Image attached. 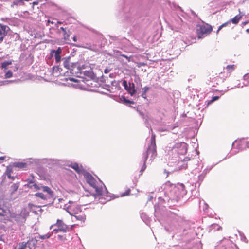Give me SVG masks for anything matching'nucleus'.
Segmentation results:
<instances>
[{
    "mask_svg": "<svg viewBox=\"0 0 249 249\" xmlns=\"http://www.w3.org/2000/svg\"><path fill=\"white\" fill-rule=\"evenodd\" d=\"M186 193L187 191L183 183H178L172 184V204L174 205L177 204L179 206L183 205L185 202L183 198Z\"/></svg>",
    "mask_w": 249,
    "mask_h": 249,
    "instance_id": "f257e3e1",
    "label": "nucleus"
},
{
    "mask_svg": "<svg viewBox=\"0 0 249 249\" xmlns=\"http://www.w3.org/2000/svg\"><path fill=\"white\" fill-rule=\"evenodd\" d=\"M189 118L184 113L181 114L179 118H177L176 116L174 119V124H172V133H181L182 132L181 126Z\"/></svg>",
    "mask_w": 249,
    "mask_h": 249,
    "instance_id": "f03ea898",
    "label": "nucleus"
},
{
    "mask_svg": "<svg viewBox=\"0 0 249 249\" xmlns=\"http://www.w3.org/2000/svg\"><path fill=\"white\" fill-rule=\"evenodd\" d=\"M184 14L185 13L183 11L181 7L172 3V17L174 18L175 20L174 24L175 26L177 25L178 28H179L182 23L180 16L184 17Z\"/></svg>",
    "mask_w": 249,
    "mask_h": 249,
    "instance_id": "7ed1b4c3",
    "label": "nucleus"
},
{
    "mask_svg": "<svg viewBox=\"0 0 249 249\" xmlns=\"http://www.w3.org/2000/svg\"><path fill=\"white\" fill-rule=\"evenodd\" d=\"M28 215V212H26V209L22 210L21 213H11L9 218L11 221H15L17 223H23L25 222L26 217Z\"/></svg>",
    "mask_w": 249,
    "mask_h": 249,
    "instance_id": "20e7f679",
    "label": "nucleus"
},
{
    "mask_svg": "<svg viewBox=\"0 0 249 249\" xmlns=\"http://www.w3.org/2000/svg\"><path fill=\"white\" fill-rule=\"evenodd\" d=\"M212 27L208 24L197 26L196 34L198 38H203L210 34L212 31Z\"/></svg>",
    "mask_w": 249,
    "mask_h": 249,
    "instance_id": "39448f33",
    "label": "nucleus"
},
{
    "mask_svg": "<svg viewBox=\"0 0 249 249\" xmlns=\"http://www.w3.org/2000/svg\"><path fill=\"white\" fill-rule=\"evenodd\" d=\"M173 96L174 99L172 102V107L175 110V112L177 111V114L178 112V109L182 105V101L180 98L181 93L179 91L175 90L173 93Z\"/></svg>",
    "mask_w": 249,
    "mask_h": 249,
    "instance_id": "423d86ee",
    "label": "nucleus"
},
{
    "mask_svg": "<svg viewBox=\"0 0 249 249\" xmlns=\"http://www.w3.org/2000/svg\"><path fill=\"white\" fill-rule=\"evenodd\" d=\"M189 159L188 158L182 159L179 158V159L176 160L175 161L173 162L174 166H175L174 171H178L183 169H186L187 167V161Z\"/></svg>",
    "mask_w": 249,
    "mask_h": 249,
    "instance_id": "0eeeda50",
    "label": "nucleus"
},
{
    "mask_svg": "<svg viewBox=\"0 0 249 249\" xmlns=\"http://www.w3.org/2000/svg\"><path fill=\"white\" fill-rule=\"evenodd\" d=\"M173 149L178 154L184 155L187 151V144L184 142H177L174 145Z\"/></svg>",
    "mask_w": 249,
    "mask_h": 249,
    "instance_id": "6e6552de",
    "label": "nucleus"
},
{
    "mask_svg": "<svg viewBox=\"0 0 249 249\" xmlns=\"http://www.w3.org/2000/svg\"><path fill=\"white\" fill-rule=\"evenodd\" d=\"M235 146L238 149L242 150L246 147L249 148V141L245 142L244 139L242 140H236L232 143V147H234Z\"/></svg>",
    "mask_w": 249,
    "mask_h": 249,
    "instance_id": "1a4fd4ad",
    "label": "nucleus"
},
{
    "mask_svg": "<svg viewBox=\"0 0 249 249\" xmlns=\"http://www.w3.org/2000/svg\"><path fill=\"white\" fill-rule=\"evenodd\" d=\"M153 159L157 156L156 146L149 145L147 148L146 153L144 154V162H146L148 156Z\"/></svg>",
    "mask_w": 249,
    "mask_h": 249,
    "instance_id": "9d476101",
    "label": "nucleus"
},
{
    "mask_svg": "<svg viewBox=\"0 0 249 249\" xmlns=\"http://www.w3.org/2000/svg\"><path fill=\"white\" fill-rule=\"evenodd\" d=\"M55 225L58 227V230H59L60 231H62L65 233L70 231L72 230L73 227V226H71V227H69L65 224L62 220L59 219L57 220Z\"/></svg>",
    "mask_w": 249,
    "mask_h": 249,
    "instance_id": "9b49d317",
    "label": "nucleus"
},
{
    "mask_svg": "<svg viewBox=\"0 0 249 249\" xmlns=\"http://www.w3.org/2000/svg\"><path fill=\"white\" fill-rule=\"evenodd\" d=\"M10 30L8 26L0 24V42H1L4 37L7 35L8 31Z\"/></svg>",
    "mask_w": 249,
    "mask_h": 249,
    "instance_id": "f8f14e48",
    "label": "nucleus"
},
{
    "mask_svg": "<svg viewBox=\"0 0 249 249\" xmlns=\"http://www.w3.org/2000/svg\"><path fill=\"white\" fill-rule=\"evenodd\" d=\"M2 20L12 26H17L19 24V20L15 17L4 18H2Z\"/></svg>",
    "mask_w": 249,
    "mask_h": 249,
    "instance_id": "ddd939ff",
    "label": "nucleus"
},
{
    "mask_svg": "<svg viewBox=\"0 0 249 249\" xmlns=\"http://www.w3.org/2000/svg\"><path fill=\"white\" fill-rule=\"evenodd\" d=\"M86 178L87 182L92 187H95L97 183L96 180L90 174L86 175Z\"/></svg>",
    "mask_w": 249,
    "mask_h": 249,
    "instance_id": "4468645a",
    "label": "nucleus"
},
{
    "mask_svg": "<svg viewBox=\"0 0 249 249\" xmlns=\"http://www.w3.org/2000/svg\"><path fill=\"white\" fill-rule=\"evenodd\" d=\"M62 52L61 48H58L56 51L52 50L51 52L52 54L54 53L55 59L56 63H58L61 60L60 53Z\"/></svg>",
    "mask_w": 249,
    "mask_h": 249,
    "instance_id": "2eb2a0df",
    "label": "nucleus"
},
{
    "mask_svg": "<svg viewBox=\"0 0 249 249\" xmlns=\"http://www.w3.org/2000/svg\"><path fill=\"white\" fill-rule=\"evenodd\" d=\"M69 166L71 167L78 174L82 173L84 170L82 166H79L76 163H71Z\"/></svg>",
    "mask_w": 249,
    "mask_h": 249,
    "instance_id": "dca6fc26",
    "label": "nucleus"
},
{
    "mask_svg": "<svg viewBox=\"0 0 249 249\" xmlns=\"http://www.w3.org/2000/svg\"><path fill=\"white\" fill-rule=\"evenodd\" d=\"M71 210L72 211V213L71 214L72 215L74 216L76 214H79V213L82 212L81 207L79 206H71Z\"/></svg>",
    "mask_w": 249,
    "mask_h": 249,
    "instance_id": "f3484780",
    "label": "nucleus"
},
{
    "mask_svg": "<svg viewBox=\"0 0 249 249\" xmlns=\"http://www.w3.org/2000/svg\"><path fill=\"white\" fill-rule=\"evenodd\" d=\"M77 220L84 222L86 219V214L84 212H81L79 214H76L74 216Z\"/></svg>",
    "mask_w": 249,
    "mask_h": 249,
    "instance_id": "a211bd4d",
    "label": "nucleus"
},
{
    "mask_svg": "<svg viewBox=\"0 0 249 249\" xmlns=\"http://www.w3.org/2000/svg\"><path fill=\"white\" fill-rule=\"evenodd\" d=\"M71 62L69 58H66L64 61V66L66 68L69 69L70 72L73 74V69L70 68Z\"/></svg>",
    "mask_w": 249,
    "mask_h": 249,
    "instance_id": "6ab92c4d",
    "label": "nucleus"
},
{
    "mask_svg": "<svg viewBox=\"0 0 249 249\" xmlns=\"http://www.w3.org/2000/svg\"><path fill=\"white\" fill-rule=\"evenodd\" d=\"M41 189L44 192L47 193L49 196H52L53 195V192L51 190V188L48 186H41Z\"/></svg>",
    "mask_w": 249,
    "mask_h": 249,
    "instance_id": "aec40b11",
    "label": "nucleus"
},
{
    "mask_svg": "<svg viewBox=\"0 0 249 249\" xmlns=\"http://www.w3.org/2000/svg\"><path fill=\"white\" fill-rule=\"evenodd\" d=\"M70 32L69 30H66L63 32V38L67 43H70L69 41Z\"/></svg>",
    "mask_w": 249,
    "mask_h": 249,
    "instance_id": "412c9836",
    "label": "nucleus"
},
{
    "mask_svg": "<svg viewBox=\"0 0 249 249\" xmlns=\"http://www.w3.org/2000/svg\"><path fill=\"white\" fill-rule=\"evenodd\" d=\"M28 208L30 211L33 213H37V209H39V207L29 203L28 204Z\"/></svg>",
    "mask_w": 249,
    "mask_h": 249,
    "instance_id": "4be33fe9",
    "label": "nucleus"
},
{
    "mask_svg": "<svg viewBox=\"0 0 249 249\" xmlns=\"http://www.w3.org/2000/svg\"><path fill=\"white\" fill-rule=\"evenodd\" d=\"M12 169L11 167H8L7 168L6 171V174L8 178L9 179H11L12 180L14 179V177L13 176H11V173H12Z\"/></svg>",
    "mask_w": 249,
    "mask_h": 249,
    "instance_id": "5701e85b",
    "label": "nucleus"
},
{
    "mask_svg": "<svg viewBox=\"0 0 249 249\" xmlns=\"http://www.w3.org/2000/svg\"><path fill=\"white\" fill-rule=\"evenodd\" d=\"M242 16L240 15H237L235 16L233 18L231 19V21L234 24H237L240 18H241Z\"/></svg>",
    "mask_w": 249,
    "mask_h": 249,
    "instance_id": "b1692460",
    "label": "nucleus"
},
{
    "mask_svg": "<svg viewBox=\"0 0 249 249\" xmlns=\"http://www.w3.org/2000/svg\"><path fill=\"white\" fill-rule=\"evenodd\" d=\"M236 66L235 65H227L226 67V70L229 73H231L235 68Z\"/></svg>",
    "mask_w": 249,
    "mask_h": 249,
    "instance_id": "393cba45",
    "label": "nucleus"
},
{
    "mask_svg": "<svg viewBox=\"0 0 249 249\" xmlns=\"http://www.w3.org/2000/svg\"><path fill=\"white\" fill-rule=\"evenodd\" d=\"M61 70V69L59 68L58 66H54L53 67V73L54 74L58 75L59 73H60Z\"/></svg>",
    "mask_w": 249,
    "mask_h": 249,
    "instance_id": "a878e982",
    "label": "nucleus"
},
{
    "mask_svg": "<svg viewBox=\"0 0 249 249\" xmlns=\"http://www.w3.org/2000/svg\"><path fill=\"white\" fill-rule=\"evenodd\" d=\"M95 189L96 193L97 195H101L103 192V188L102 187L98 186L97 184L95 187H93Z\"/></svg>",
    "mask_w": 249,
    "mask_h": 249,
    "instance_id": "bb28decb",
    "label": "nucleus"
},
{
    "mask_svg": "<svg viewBox=\"0 0 249 249\" xmlns=\"http://www.w3.org/2000/svg\"><path fill=\"white\" fill-rule=\"evenodd\" d=\"M19 187V183H14L11 186V191L12 193H15Z\"/></svg>",
    "mask_w": 249,
    "mask_h": 249,
    "instance_id": "cd10ccee",
    "label": "nucleus"
},
{
    "mask_svg": "<svg viewBox=\"0 0 249 249\" xmlns=\"http://www.w3.org/2000/svg\"><path fill=\"white\" fill-rule=\"evenodd\" d=\"M35 195L36 196L39 197L44 200L47 199L48 197L47 195L44 194L42 193H40V192L36 193Z\"/></svg>",
    "mask_w": 249,
    "mask_h": 249,
    "instance_id": "c85d7f7f",
    "label": "nucleus"
},
{
    "mask_svg": "<svg viewBox=\"0 0 249 249\" xmlns=\"http://www.w3.org/2000/svg\"><path fill=\"white\" fill-rule=\"evenodd\" d=\"M12 64V61L11 60L4 61L1 63V68L2 69H6L7 68V66L9 65H11Z\"/></svg>",
    "mask_w": 249,
    "mask_h": 249,
    "instance_id": "c756f323",
    "label": "nucleus"
},
{
    "mask_svg": "<svg viewBox=\"0 0 249 249\" xmlns=\"http://www.w3.org/2000/svg\"><path fill=\"white\" fill-rule=\"evenodd\" d=\"M173 219L174 222H175L176 219H177L178 221L181 226H184V225L186 224V222L183 221L182 217L181 216H178V218H174Z\"/></svg>",
    "mask_w": 249,
    "mask_h": 249,
    "instance_id": "7c9ffc66",
    "label": "nucleus"
},
{
    "mask_svg": "<svg viewBox=\"0 0 249 249\" xmlns=\"http://www.w3.org/2000/svg\"><path fill=\"white\" fill-rule=\"evenodd\" d=\"M14 166L16 167H18L19 168H23L26 167V163H22V162H17L14 163Z\"/></svg>",
    "mask_w": 249,
    "mask_h": 249,
    "instance_id": "2f4dec72",
    "label": "nucleus"
},
{
    "mask_svg": "<svg viewBox=\"0 0 249 249\" xmlns=\"http://www.w3.org/2000/svg\"><path fill=\"white\" fill-rule=\"evenodd\" d=\"M244 80L245 81V82L244 83V86H248L249 85V75L245 74L244 76Z\"/></svg>",
    "mask_w": 249,
    "mask_h": 249,
    "instance_id": "473e14b6",
    "label": "nucleus"
},
{
    "mask_svg": "<svg viewBox=\"0 0 249 249\" xmlns=\"http://www.w3.org/2000/svg\"><path fill=\"white\" fill-rule=\"evenodd\" d=\"M155 135L154 134H152L151 138V146H156V138Z\"/></svg>",
    "mask_w": 249,
    "mask_h": 249,
    "instance_id": "72a5a7b5",
    "label": "nucleus"
},
{
    "mask_svg": "<svg viewBox=\"0 0 249 249\" xmlns=\"http://www.w3.org/2000/svg\"><path fill=\"white\" fill-rule=\"evenodd\" d=\"M51 236V234L48 233L44 235H39L38 238L41 239H48V238H50Z\"/></svg>",
    "mask_w": 249,
    "mask_h": 249,
    "instance_id": "f704fd0d",
    "label": "nucleus"
},
{
    "mask_svg": "<svg viewBox=\"0 0 249 249\" xmlns=\"http://www.w3.org/2000/svg\"><path fill=\"white\" fill-rule=\"evenodd\" d=\"M221 229V227L217 224H213L211 226V230L213 229L214 230L218 231Z\"/></svg>",
    "mask_w": 249,
    "mask_h": 249,
    "instance_id": "c9c22d12",
    "label": "nucleus"
},
{
    "mask_svg": "<svg viewBox=\"0 0 249 249\" xmlns=\"http://www.w3.org/2000/svg\"><path fill=\"white\" fill-rule=\"evenodd\" d=\"M78 67H79V66L78 65V64L77 63H71V65H70V68L73 69V74L74 73H76V71H74V69L75 68H77V70H79Z\"/></svg>",
    "mask_w": 249,
    "mask_h": 249,
    "instance_id": "e433bc0d",
    "label": "nucleus"
},
{
    "mask_svg": "<svg viewBox=\"0 0 249 249\" xmlns=\"http://www.w3.org/2000/svg\"><path fill=\"white\" fill-rule=\"evenodd\" d=\"M57 236H58V239L60 240V241H64V240H67V237H66V234H62V235L58 234Z\"/></svg>",
    "mask_w": 249,
    "mask_h": 249,
    "instance_id": "4c0bfd02",
    "label": "nucleus"
},
{
    "mask_svg": "<svg viewBox=\"0 0 249 249\" xmlns=\"http://www.w3.org/2000/svg\"><path fill=\"white\" fill-rule=\"evenodd\" d=\"M131 190L127 189L124 193L121 194V196L123 197L126 196H129L130 194Z\"/></svg>",
    "mask_w": 249,
    "mask_h": 249,
    "instance_id": "58836bf2",
    "label": "nucleus"
},
{
    "mask_svg": "<svg viewBox=\"0 0 249 249\" xmlns=\"http://www.w3.org/2000/svg\"><path fill=\"white\" fill-rule=\"evenodd\" d=\"M12 76L13 73L10 70L8 71L5 74V77L6 78H11Z\"/></svg>",
    "mask_w": 249,
    "mask_h": 249,
    "instance_id": "ea45409f",
    "label": "nucleus"
},
{
    "mask_svg": "<svg viewBox=\"0 0 249 249\" xmlns=\"http://www.w3.org/2000/svg\"><path fill=\"white\" fill-rule=\"evenodd\" d=\"M213 166H208L207 168H206L202 173L205 174V175L210 172V171L212 169Z\"/></svg>",
    "mask_w": 249,
    "mask_h": 249,
    "instance_id": "a19ab883",
    "label": "nucleus"
},
{
    "mask_svg": "<svg viewBox=\"0 0 249 249\" xmlns=\"http://www.w3.org/2000/svg\"><path fill=\"white\" fill-rule=\"evenodd\" d=\"M219 98V96H215L212 98V99L208 102V104L212 103L213 102L218 100Z\"/></svg>",
    "mask_w": 249,
    "mask_h": 249,
    "instance_id": "79ce46f5",
    "label": "nucleus"
},
{
    "mask_svg": "<svg viewBox=\"0 0 249 249\" xmlns=\"http://www.w3.org/2000/svg\"><path fill=\"white\" fill-rule=\"evenodd\" d=\"M225 78H222L221 77H217L214 82H216V84H218L219 83H221L224 82Z\"/></svg>",
    "mask_w": 249,
    "mask_h": 249,
    "instance_id": "37998d69",
    "label": "nucleus"
},
{
    "mask_svg": "<svg viewBox=\"0 0 249 249\" xmlns=\"http://www.w3.org/2000/svg\"><path fill=\"white\" fill-rule=\"evenodd\" d=\"M20 0H15L13 1L11 5V7H14L15 5H18V3L20 2Z\"/></svg>",
    "mask_w": 249,
    "mask_h": 249,
    "instance_id": "c03bdc74",
    "label": "nucleus"
},
{
    "mask_svg": "<svg viewBox=\"0 0 249 249\" xmlns=\"http://www.w3.org/2000/svg\"><path fill=\"white\" fill-rule=\"evenodd\" d=\"M205 174L202 173L198 176V180L200 182H202L205 177Z\"/></svg>",
    "mask_w": 249,
    "mask_h": 249,
    "instance_id": "a18cd8bd",
    "label": "nucleus"
},
{
    "mask_svg": "<svg viewBox=\"0 0 249 249\" xmlns=\"http://www.w3.org/2000/svg\"><path fill=\"white\" fill-rule=\"evenodd\" d=\"M181 50L177 48L174 51V52L176 53H175V57H178V55L180 54Z\"/></svg>",
    "mask_w": 249,
    "mask_h": 249,
    "instance_id": "49530a36",
    "label": "nucleus"
},
{
    "mask_svg": "<svg viewBox=\"0 0 249 249\" xmlns=\"http://www.w3.org/2000/svg\"><path fill=\"white\" fill-rule=\"evenodd\" d=\"M27 243H22L18 249H25L27 246Z\"/></svg>",
    "mask_w": 249,
    "mask_h": 249,
    "instance_id": "de8ad7c7",
    "label": "nucleus"
},
{
    "mask_svg": "<svg viewBox=\"0 0 249 249\" xmlns=\"http://www.w3.org/2000/svg\"><path fill=\"white\" fill-rule=\"evenodd\" d=\"M36 190H40L41 187H39L36 183H34L33 186Z\"/></svg>",
    "mask_w": 249,
    "mask_h": 249,
    "instance_id": "09e8293b",
    "label": "nucleus"
},
{
    "mask_svg": "<svg viewBox=\"0 0 249 249\" xmlns=\"http://www.w3.org/2000/svg\"><path fill=\"white\" fill-rule=\"evenodd\" d=\"M146 65V63H145L144 62H140V63H138L137 66L138 67H141L142 66H144Z\"/></svg>",
    "mask_w": 249,
    "mask_h": 249,
    "instance_id": "8fccbe9b",
    "label": "nucleus"
},
{
    "mask_svg": "<svg viewBox=\"0 0 249 249\" xmlns=\"http://www.w3.org/2000/svg\"><path fill=\"white\" fill-rule=\"evenodd\" d=\"M5 211L2 209H0V216H3L4 214Z\"/></svg>",
    "mask_w": 249,
    "mask_h": 249,
    "instance_id": "3c124183",
    "label": "nucleus"
},
{
    "mask_svg": "<svg viewBox=\"0 0 249 249\" xmlns=\"http://www.w3.org/2000/svg\"><path fill=\"white\" fill-rule=\"evenodd\" d=\"M143 92L146 93V92L149 89V88L148 87H145L142 89Z\"/></svg>",
    "mask_w": 249,
    "mask_h": 249,
    "instance_id": "603ef678",
    "label": "nucleus"
},
{
    "mask_svg": "<svg viewBox=\"0 0 249 249\" xmlns=\"http://www.w3.org/2000/svg\"><path fill=\"white\" fill-rule=\"evenodd\" d=\"M241 238L242 241L247 242V238L244 235H241Z\"/></svg>",
    "mask_w": 249,
    "mask_h": 249,
    "instance_id": "864d4df0",
    "label": "nucleus"
},
{
    "mask_svg": "<svg viewBox=\"0 0 249 249\" xmlns=\"http://www.w3.org/2000/svg\"><path fill=\"white\" fill-rule=\"evenodd\" d=\"M190 12H191V14H192L194 16L197 17V15L196 14V13H195L194 11H193V10H190Z\"/></svg>",
    "mask_w": 249,
    "mask_h": 249,
    "instance_id": "5fc2aeb1",
    "label": "nucleus"
},
{
    "mask_svg": "<svg viewBox=\"0 0 249 249\" xmlns=\"http://www.w3.org/2000/svg\"><path fill=\"white\" fill-rule=\"evenodd\" d=\"M66 30H67V29L66 28H64L63 27H61L59 29V32L60 33V30H61L62 32L65 31Z\"/></svg>",
    "mask_w": 249,
    "mask_h": 249,
    "instance_id": "6e6d98bb",
    "label": "nucleus"
},
{
    "mask_svg": "<svg viewBox=\"0 0 249 249\" xmlns=\"http://www.w3.org/2000/svg\"><path fill=\"white\" fill-rule=\"evenodd\" d=\"M121 56H122L126 58L129 61H130V57H129L127 56L124 55V54H122Z\"/></svg>",
    "mask_w": 249,
    "mask_h": 249,
    "instance_id": "4d7b16f0",
    "label": "nucleus"
},
{
    "mask_svg": "<svg viewBox=\"0 0 249 249\" xmlns=\"http://www.w3.org/2000/svg\"><path fill=\"white\" fill-rule=\"evenodd\" d=\"M164 174H165V177H167L169 175V172H166V171L165 170H164Z\"/></svg>",
    "mask_w": 249,
    "mask_h": 249,
    "instance_id": "13d9d810",
    "label": "nucleus"
},
{
    "mask_svg": "<svg viewBox=\"0 0 249 249\" xmlns=\"http://www.w3.org/2000/svg\"><path fill=\"white\" fill-rule=\"evenodd\" d=\"M15 38L18 40L19 38V36L18 34H15L14 35Z\"/></svg>",
    "mask_w": 249,
    "mask_h": 249,
    "instance_id": "bf43d9fd",
    "label": "nucleus"
},
{
    "mask_svg": "<svg viewBox=\"0 0 249 249\" xmlns=\"http://www.w3.org/2000/svg\"><path fill=\"white\" fill-rule=\"evenodd\" d=\"M230 21L222 24L221 26H223V27L226 26L227 25H228V24H230Z\"/></svg>",
    "mask_w": 249,
    "mask_h": 249,
    "instance_id": "052dcab7",
    "label": "nucleus"
},
{
    "mask_svg": "<svg viewBox=\"0 0 249 249\" xmlns=\"http://www.w3.org/2000/svg\"><path fill=\"white\" fill-rule=\"evenodd\" d=\"M124 101L126 102V103H133V102L132 101H131L129 100H126V99H124Z\"/></svg>",
    "mask_w": 249,
    "mask_h": 249,
    "instance_id": "680f3d73",
    "label": "nucleus"
},
{
    "mask_svg": "<svg viewBox=\"0 0 249 249\" xmlns=\"http://www.w3.org/2000/svg\"><path fill=\"white\" fill-rule=\"evenodd\" d=\"M145 162H144V165L142 166V169H141V171H144L145 170V169L146 168V166H145Z\"/></svg>",
    "mask_w": 249,
    "mask_h": 249,
    "instance_id": "e2e57ef3",
    "label": "nucleus"
},
{
    "mask_svg": "<svg viewBox=\"0 0 249 249\" xmlns=\"http://www.w3.org/2000/svg\"><path fill=\"white\" fill-rule=\"evenodd\" d=\"M123 85H124L125 87H126L127 86V82H126V81L124 80V81H123Z\"/></svg>",
    "mask_w": 249,
    "mask_h": 249,
    "instance_id": "0e129e2a",
    "label": "nucleus"
},
{
    "mask_svg": "<svg viewBox=\"0 0 249 249\" xmlns=\"http://www.w3.org/2000/svg\"><path fill=\"white\" fill-rule=\"evenodd\" d=\"M60 231L58 230V229H54L53 231V232H55V233H57L58 231Z\"/></svg>",
    "mask_w": 249,
    "mask_h": 249,
    "instance_id": "69168bd1",
    "label": "nucleus"
},
{
    "mask_svg": "<svg viewBox=\"0 0 249 249\" xmlns=\"http://www.w3.org/2000/svg\"><path fill=\"white\" fill-rule=\"evenodd\" d=\"M109 70L107 69H106L105 70H104V72L105 73H107L108 72H109Z\"/></svg>",
    "mask_w": 249,
    "mask_h": 249,
    "instance_id": "338daca9",
    "label": "nucleus"
},
{
    "mask_svg": "<svg viewBox=\"0 0 249 249\" xmlns=\"http://www.w3.org/2000/svg\"><path fill=\"white\" fill-rule=\"evenodd\" d=\"M142 97L145 98H146V93H144L143 92V93L142 94Z\"/></svg>",
    "mask_w": 249,
    "mask_h": 249,
    "instance_id": "774afa93",
    "label": "nucleus"
}]
</instances>
